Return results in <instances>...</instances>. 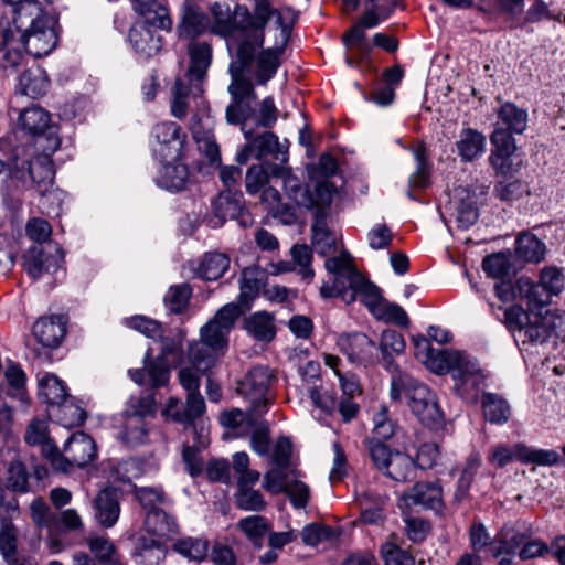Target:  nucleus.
<instances>
[{"instance_id":"f257e3e1","label":"nucleus","mask_w":565,"mask_h":565,"mask_svg":"<svg viewBox=\"0 0 565 565\" xmlns=\"http://www.w3.org/2000/svg\"><path fill=\"white\" fill-rule=\"evenodd\" d=\"M289 34L290 26H282L280 43L267 49H263L265 36L260 34L242 42L231 40L228 52L231 83L227 87L231 103L225 111L228 124L237 125L247 121L252 113V103L257 99L255 86H265L276 76Z\"/></svg>"},{"instance_id":"f03ea898","label":"nucleus","mask_w":565,"mask_h":565,"mask_svg":"<svg viewBox=\"0 0 565 565\" xmlns=\"http://www.w3.org/2000/svg\"><path fill=\"white\" fill-rule=\"evenodd\" d=\"M11 6V19L20 44L34 57L50 54L57 44V19L38 0H2Z\"/></svg>"},{"instance_id":"7ed1b4c3","label":"nucleus","mask_w":565,"mask_h":565,"mask_svg":"<svg viewBox=\"0 0 565 565\" xmlns=\"http://www.w3.org/2000/svg\"><path fill=\"white\" fill-rule=\"evenodd\" d=\"M391 397L394 401L405 396L413 414L426 426L437 427L444 420V414L436 395L419 381L399 374L392 377Z\"/></svg>"},{"instance_id":"20e7f679","label":"nucleus","mask_w":565,"mask_h":565,"mask_svg":"<svg viewBox=\"0 0 565 565\" xmlns=\"http://www.w3.org/2000/svg\"><path fill=\"white\" fill-rule=\"evenodd\" d=\"M47 145L42 148L22 149L21 164L14 169V179L25 184L29 180L38 192H44L54 184L55 171L51 157L60 148L61 139L51 135Z\"/></svg>"},{"instance_id":"39448f33","label":"nucleus","mask_w":565,"mask_h":565,"mask_svg":"<svg viewBox=\"0 0 565 565\" xmlns=\"http://www.w3.org/2000/svg\"><path fill=\"white\" fill-rule=\"evenodd\" d=\"M156 414L152 395L132 396L122 411L117 424V439L128 448H136L148 441L146 418Z\"/></svg>"},{"instance_id":"423d86ee","label":"nucleus","mask_w":565,"mask_h":565,"mask_svg":"<svg viewBox=\"0 0 565 565\" xmlns=\"http://www.w3.org/2000/svg\"><path fill=\"white\" fill-rule=\"evenodd\" d=\"M200 371L194 366H183L178 372V379L182 388L186 392L185 403L178 398H170L164 413L172 420L190 425L205 412V402L200 393Z\"/></svg>"},{"instance_id":"0eeeda50","label":"nucleus","mask_w":565,"mask_h":565,"mask_svg":"<svg viewBox=\"0 0 565 565\" xmlns=\"http://www.w3.org/2000/svg\"><path fill=\"white\" fill-rule=\"evenodd\" d=\"M444 373H450L456 394L466 403L476 404L484 386L486 374L479 362L466 352L454 351Z\"/></svg>"},{"instance_id":"6e6552de","label":"nucleus","mask_w":565,"mask_h":565,"mask_svg":"<svg viewBox=\"0 0 565 565\" xmlns=\"http://www.w3.org/2000/svg\"><path fill=\"white\" fill-rule=\"evenodd\" d=\"M45 459L52 468L61 472H70L74 467L83 468L96 459L97 449L94 439L84 431L73 433L61 451L57 446L47 445L44 449Z\"/></svg>"},{"instance_id":"1a4fd4ad","label":"nucleus","mask_w":565,"mask_h":565,"mask_svg":"<svg viewBox=\"0 0 565 565\" xmlns=\"http://www.w3.org/2000/svg\"><path fill=\"white\" fill-rule=\"evenodd\" d=\"M511 532H497L490 536L489 532H470V543L476 552H483L486 555L498 559V565H510L516 550L523 543L522 536Z\"/></svg>"},{"instance_id":"9d476101","label":"nucleus","mask_w":565,"mask_h":565,"mask_svg":"<svg viewBox=\"0 0 565 565\" xmlns=\"http://www.w3.org/2000/svg\"><path fill=\"white\" fill-rule=\"evenodd\" d=\"M12 113L18 114V129L32 138L33 145L30 148L45 147L47 145L46 138L49 139L51 135L60 138L57 128L51 124V116L44 108L36 105L25 107L22 110L11 107L10 114Z\"/></svg>"},{"instance_id":"9b49d317","label":"nucleus","mask_w":565,"mask_h":565,"mask_svg":"<svg viewBox=\"0 0 565 565\" xmlns=\"http://www.w3.org/2000/svg\"><path fill=\"white\" fill-rule=\"evenodd\" d=\"M213 217L210 224L221 227L226 220H235L239 226L246 228L253 225L254 220L244 203V195L238 190L222 191L212 202Z\"/></svg>"},{"instance_id":"f8f14e48","label":"nucleus","mask_w":565,"mask_h":565,"mask_svg":"<svg viewBox=\"0 0 565 565\" xmlns=\"http://www.w3.org/2000/svg\"><path fill=\"white\" fill-rule=\"evenodd\" d=\"M152 152L161 162L179 161L183 154L186 135L174 121H163L153 126Z\"/></svg>"},{"instance_id":"ddd939ff","label":"nucleus","mask_w":565,"mask_h":565,"mask_svg":"<svg viewBox=\"0 0 565 565\" xmlns=\"http://www.w3.org/2000/svg\"><path fill=\"white\" fill-rule=\"evenodd\" d=\"M489 186L473 182L455 190L456 220L458 227L468 230L479 218V207L487 201Z\"/></svg>"},{"instance_id":"4468645a","label":"nucleus","mask_w":565,"mask_h":565,"mask_svg":"<svg viewBox=\"0 0 565 565\" xmlns=\"http://www.w3.org/2000/svg\"><path fill=\"white\" fill-rule=\"evenodd\" d=\"M273 380L274 375L268 366L256 365L239 382V391L249 399L254 414L262 415L267 412L268 392Z\"/></svg>"},{"instance_id":"2eb2a0df","label":"nucleus","mask_w":565,"mask_h":565,"mask_svg":"<svg viewBox=\"0 0 565 565\" xmlns=\"http://www.w3.org/2000/svg\"><path fill=\"white\" fill-rule=\"evenodd\" d=\"M64 255L57 245L46 248L33 246L23 256V268L29 276L36 279L44 273H54L63 263Z\"/></svg>"},{"instance_id":"dca6fc26","label":"nucleus","mask_w":565,"mask_h":565,"mask_svg":"<svg viewBox=\"0 0 565 565\" xmlns=\"http://www.w3.org/2000/svg\"><path fill=\"white\" fill-rule=\"evenodd\" d=\"M337 345L351 363L367 365L376 360L375 343L362 332L340 334Z\"/></svg>"},{"instance_id":"f3484780","label":"nucleus","mask_w":565,"mask_h":565,"mask_svg":"<svg viewBox=\"0 0 565 565\" xmlns=\"http://www.w3.org/2000/svg\"><path fill=\"white\" fill-rule=\"evenodd\" d=\"M67 319L62 315L39 318L33 327L32 334L44 348L56 349L66 334Z\"/></svg>"},{"instance_id":"a211bd4d","label":"nucleus","mask_w":565,"mask_h":565,"mask_svg":"<svg viewBox=\"0 0 565 565\" xmlns=\"http://www.w3.org/2000/svg\"><path fill=\"white\" fill-rule=\"evenodd\" d=\"M120 493L115 488H104L93 501V514L96 522L105 527H113L120 515Z\"/></svg>"},{"instance_id":"6ab92c4d","label":"nucleus","mask_w":565,"mask_h":565,"mask_svg":"<svg viewBox=\"0 0 565 565\" xmlns=\"http://www.w3.org/2000/svg\"><path fill=\"white\" fill-rule=\"evenodd\" d=\"M404 500L408 504L422 505L425 509L435 511L437 514H443V489L438 481L416 482L411 490L404 494Z\"/></svg>"},{"instance_id":"aec40b11","label":"nucleus","mask_w":565,"mask_h":565,"mask_svg":"<svg viewBox=\"0 0 565 565\" xmlns=\"http://www.w3.org/2000/svg\"><path fill=\"white\" fill-rule=\"evenodd\" d=\"M190 66L186 73L189 82L194 84V95L203 93L202 83L212 61V46L207 42H193L189 46Z\"/></svg>"},{"instance_id":"412c9836","label":"nucleus","mask_w":565,"mask_h":565,"mask_svg":"<svg viewBox=\"0 0 565 565\" xmlns=\"http://www.w3.org/2000/svg\"><path fill=\"white\" fill-rule=\"evenodd\" d=\"M276 17V23L282 31V26H288L282 22L281 13L270 7L268 0H256L254 15L246 11V18L242 21L244 30V39L252 40L258 34L264 35V29L271 19Z\"/></svg>"},{"instance_id":"4be33fe9","label":"nucleus","mask_w":565,"mask_h":565,"mask_svg":"<svg viewBox=\"0 0 565 565\" xmlns=\"http://www.w3.org/2000/svg\"><path fill=\"white\" fill-rule=\"evenodd\" d=\"M214 22L212 32L225 39L227 51L230 52L231 40L242 42L244 39L243 23L236 22L230 12V7L225 3H214L212 9Z\"/></svg>"},{"instance_id":"5701e85b","label":"nucleus","mask_w":565,"mask_h":565,"mask_svg":"<svg viewBox=\"0 0 565 565\" xmlns=\"http://www.w3.org/2000/svg\"><path fill=\"white\" fill-rule=\"evenodd\" d=\"M129 42L135 52L142 58L157 55L162 47V36L147 24H135L129 30Z\"/></svg>"},{"instance_id":"b1692460","label":"nucleus","mask_w":565,"mask_h":565,"mask_svg":"<svg viewBox=\"0 0 565 565\" xmlns=\"http://www.w3.org/2000/svg\"><path fill=\"white\" fill-rule=\"evenodd\" d=\"M337 234L328 226L326 214L319 212L313 215L311 224V245L320 256H330L337 253Z\"/></svg>"},{"instance_id":"393cba45","label":"nucleus","mask_w":565,"mask_h":565,"mask_svg":"<svg viewBox=\"0 0 565 565\" xmlns=\"http://www.w3.org/2000/svg\"><path fill=\"white\" fill-rule=\"evenodd\" d=\"M190 129L198 143L199 151L205 157L209 164L212 167H221L222 159L218 145L210 129L204 128L202 118L198 115L192 116Z\"/></svg>"},{"instance_id":"a878e982","label":"nucleus","mask_w":565,"mask_h":565,"mask_svg":"<svg viewBox=\"0 0 565 565\" xmlns=\"http://www.w3.org/2000/svg\"><path fill=\"white\" fill-rule=\"evenodd\" d=\"M209 17L203 10L192 2L182 4L181 22L178 32L181 38L194 39L204 33L209 26Z\"/></svg>"},{"instance_id":"bb28decb","label":"nucleus","mask_w":565,"mask_h":565,"mask_svg":"<svg viewBox=\"0 0 565 565\" xmlns=\"http://www.w3.org/2000/svg\"><path fill=\"white\" fill-rule=\"evenodd\" d=\"M413 342L416 350L415 355L435 373L444 374L446 362L455 350L434 349L429 339L422 334L414 337Z\"/></svg>"},{"instance_id":"cd10ccee","label":"nucleus","mask_w":565,"mask_h":565,"mask_svg":"<svg viewBox=\"0 0 565 565\" xmlns=\"http://www.w3.org/2000/svg\"><path fill=\"white\" fill-rule=\"evenodd\" d=\"M167 546L162 535L158 532H146L135 544L134 554L149 565L158 564L166 557Z\"/></svg>"},{"instance_id":"c85d7f7f","label":"nucleus","mask_w":565,"mask_h":565,"mask_svg":"<svg viewBox=\"0 0 565 565\" xmlns=\"http://www.w3.org/2000/svg\"><path fill=\"white\" fill-rule=\"evenodd\" d=\"M50 88V79L44 70L39 66L26 68L20 76L17 90L33 99L42 97Z\"/></svg>"},{"instance_id":"c756f323","label":"nucleus","mask_w":565,"mask_h":565,"mask_svg":"<svg viewBox=\"0 0 565 565\" xmlns=\"http://www.w3.org/2000/svg\"><path fill=\"white\" fill-rule=\"evenodd\" d=\"M405 347L406 343L402 333L392 329H386L382 332L379 350L381 352L382 364L386 370L391 372L397 370L394 359L404 353Z\"/></svg>"},{"instance_id":"7c9ffc66","label":"nucleus","mask_w":565,"mask_h":565,"mask_svg":"<svg viewBox=\"0 0 565 565\" xmlns=\"http://www.w3.org/2000/svg\"><path fill=\"white\" fill-rule=\"evenodd\" d=\"M85 540L90 553L102 565H124L121 555L107 535L95 533Z\"/></svg>"},{"instance_id":"2f4dec72","label":"nucleus","mask_w":565,"mask_h":565,"mask_svg":"<svg viewBox=\"0 0 565 565\" xmlns=\"http://www.w3.org/2000/svg\"><path fill=\"white\" fill-rule=\"evenodd\" d=\"M162 163L159 175L156 178L157 185L171 192L182 191L189 178L188 167L179 161Z\"/></svg>"},{"instance_id":"473e14b6","label":"nucleus","mask_w":565,"mask_h":565,"mask_svg":"<svg viewBox=\"0 0 565 565\" xmlns=\"http://www.w3.org/2000/svg\"><path fill=\"white\" fill-rule=\"evenodd\" d=\"M456 148L462 161L471 162L484 152L486 137L476 129L466 128L461 130Z\"/></svg>"},{"instance_id":"72a5a7b5","label":"nucleus","mask_w":565,"mask_h":565,"mask_svg":"<svg viewBox=\"0 0 565 565\" xmlns=\"http://www.w3.org/2000/svg\"><path fill=\"white\" fill-rule=\"evenodd\" d=\"M223 354L201 339L188 344V360L202 374H206Z\"/></svg>"},{"instance_id":"f704fd0d","label":"nucleus","mask_w":565,"mask_h":565,"mask_svg":"<svg viewBox=\"0 0 565 565\" xmlns=\"http://www.w3.org/2000/svg\"><path fill=\"white\" fill-rule=\"evenodd\" d=\"M481 408L487 422L497 425L505 424L511 416V407L508 401L497 393H483Z\"/></svg>"},{"instance_id":"c9c22d12","label":"nucleus","mask_w":565,"mask_h":565,"mask_svg":"<svg viewBox=\"0 0 565 565\" xmlns=\"http://www.w3.org/2000/svg\"><path fill=\"white\" fill-rule=\"evenodd\" d=\"M527 126V113L513 103H504L498 110L495 128L504 129L511 134H522Z\"/></svg>"},{"instance_id":"e433bc0d","label":"nucleus","mask_w":565,"mask_h":565,"mask_svg":"<svg viewBox=\"0 0 565 565\" xmlns=\"http://www.w3.org/2000/svg\"><path fill=\"white\" fill-rule=\"evenodd\" d=\"M39 398L49 406L56 407L71 395L65 383L54 374H45L39 379Z\"/></svg>"},{"instance_id":"4c0bfd02","label":"nucleus","mask_w":565,"mask_h":565,"mask_svg":"<svg viewBox=\"0 0 565 565\" xmlns=\"http://www.w3.org/2000/svg\"><path fill=\"white\" fill-rule=\"evenodd\" d=\"M546 246L534 234L522 233L515 241V256L524 263L537 264L545 258Z\"/></svg>"},{"instance_id":"58836bf2","label":"nucleus","mask_w":565,"mask_h":565,"mask_svg":"<svg viewBox=\"0 0 565 565\" xmlns=\"http://www.w3.org/2000/svg\"><path fill=\"white\" fill-rule=\"evenodd\" d=\"M230 267V258L223 253H205L200 260L195 273L207 281L217 280Z\"/></svg>"},{"instance_id":"ea45409f","label":"nucleus","mask_w":565,"mask_h":565,"mask_svg":"<svg viewBox=\"0 0 565 565\" xmlns=\"http://www.w3.org/2000/svg\"><path fill=\"white\" fill-rule=\"evenodd\" d=\"M242 125L244 137L247 141H250L255 150L256 159L260 160L262 158L267 157L268 154H274L276 159H279V154L285 153V151H282L281 149L278 137L274 132L267 131L254 137L252 130L245 129V122Z\"/></svg>"},{"instance_id":"a19ab883","label":"nucleus","mask_w":565,"mask_h":565,"mask_svg":"<svg viewBox=\"0 0 565 565\" xmlns=\"http://www.w3.org/2000/svg\"><path fill=\"white\" fill-rule=\"evenodd\" d=\"M516 460L524 465L555 466L561 461V456L554 449L532 448L516 443Z\"/></svg>"},{"instance_id":"79ce46f5","label":"nucleus","mask_w":565,"mask_h":565,"mask_svg":"<svg viewBox=\"0 0 565 565\" xmlns=\"http://www.w3.org/2000/svg\"><path fill=\"white\" fill-rule=\"evenodd\" d=\"M265 274L256 268H245L239 278L238 301L250 308L252 301L258 296L264 286Z\"/></svg>"},{"instance_id":"37998d69","label":"nucleus","mask_w":565,"mask_h":565,"mask_svg":"<svg viewBox=\"0 0 565 565\" xmlns=\"http://www.w3.org/2000/svg\"><path fill=\"white\" fill-rule=\"evenodd\" d=\"M353 277V281L349 287L350 290L354 292V300L360 296L361 301L370 313H372L379 307L380 302L385 299L382 296L381 289L362 275H354Z\"/></svg>"},{"instance_id":"c03bdc74","label":"nucleus","mask_w":565,"mask_h":565,"mask_svg":"<svg viewBox=\"0 0 565 565\" xmlns=\"http://www.w3.org/2000/svg\"><path fill=\"white\" fill-rule=\"evenodd\" d=\"M398 543L396 533H392L388 540L381 546V556L384 565H415L412 553Z\"/></svg>"},{"instance_id":"a18cd8bd","label":"nucleus","mask_w":565,"mask_h":565,"mask_svg":"<svg viewBox=\"0 0 565 565\" xmlns=\"http://www.w3.org/2000/svg\"><path fill=\"white\" fill-rule=\"evenodd\" d=\"M245 329L256 340L269 342L274 339L276 330L273 317L264 311L255 312L245 320Z\"/></svg>"},{"instance_id":"49530a36","label":"nucleus","mask_w":565,"mask_h":565,"mask_svg":"<svg viewBox=\"0 0 565 565\" xmlns=\"http://www.w3.org/2000/svg\"><path fill=\"white\" fill-rule=\"evenodd\" d=\"M415 469V461L412 456L396 450L384 473L395 481L405 482L414 478Z\"/></svg>"},{"instance_id":"de8ad7c7","label":"nucleus","mask_w":565,"mask_h":565,"mask_svg":"<svg viewBox=\"0 0 565 565\" xmlns=\"http://www.w3.org/2000/svg\"><path fill=\"white\" fill-rule=\"evenodd\" d=\"M520 292L531 310H541L555 297L539 281L520 280Z\"/></svg>"},{"instance_id":"09e8293b","label":"nucleus","mask_w":565,"mask_h":565,"mask_svg":"<svg viewBox=\"0 0 565 565\" xmlns=\"http://www.w3.org/2000/svg\"><path fill=\"white\" fill-rule=\"evenodd\" d=\"M210 543L203 537H183L177 540L172 550L181 556L194 561L201 562L207 556Z\"/></svg>"},{"instance_id":"8fccbe9b","label":"nucleus","mask_w":565,"mask_h":565,"mask_svg":"<svg viewBox=\"0 0 565 565\" xmlns=\"http://www.w3.org/2000/svg\"><path fill=\"white\" fill-rule=\"evenodd\" d=\"M192 292V287L186 282L170 286L163 297L168 311L174 315L183 313L189 306Z\"/></svg>"},{"instance_id":"3c124183","label":"nucleus","mask_w":565,"mask_h":565,"mask_svg":"<svg viewBox=\"0 0 565 565\" xmlns=\"http://www.w3.org/2000/svg\"><path fill=\"white\" fill-rule=\"evenodd\" d=\"M57 423L64 427L82 425L86 419V412L78 405L73 396H70L58 406L53 415Z\"/></svg>"},{"instance_id":"603ef678","label":"nucleus","mask_w":565,"mask_h":565,"mask_svg":"<svg viewBox=\"0 0 565 565\" xmlns=\"http://www.w3.org/2000/svg\"><path fill=\"white\" fill-rule=\"evenodd\" d=\"M326 269L332 274L333 278H342V281L349 284L353 281L354 275H361L353 265L352 258L347 250L340 253L339 256L329 257L324 262Z\"/></svg>"},{"instance_id":"864d4df0","label":"nucleus","mask_w":565,"mask_h":565,"mask_svg":"<svg viewBox=\"0 0 565 565\" xmlns=\"http://www.w3.org/2000/svg\"><path fill=\"white\" fill-rule=\"evenodd\" d=\"M312 193L313 204L311 206H305L308 210H315L317 215L319 212L326 214V220L330 215V205L337 194V188L330 181H320L315 185Z\"/></svg>"},{"instance_id":"5fc2aeb1","label":"nucleus","mask_w":565,"mask_h":565,"mask_svg":"<svg viewBox=\"0 0 565 565\" xmlns=\"http://www.w3.org/2000/svg\"><path fill=\"white\" fill-rule=\"evenodd\" d=\"M24 441L29 446H40L41 454L45 458V447L47 445L56 446L49 437V424L45 419L34 418L30 422L24 434Z\"/></svg>"},{"instance_id":"6e6d98bb","label":"nucleus","mask_w":565,"mask_h":565,"mask_svg":"<svg viewBox=\"0 0 565 565\" xmlns=\"http://www.w3.org/2000/svg\"><path fill=\"white\" fill-rule=\"evenodd\" d=\"M376 320L385 323H394L399 327H407L409 318L406 311L397 303L384 299L371 313Z\"/></svg>"},{"instance_id":"4d7b16f0","label":"nucleus","mask_w":565,"mask_h":565,"mask_svg":"<svg viewBox=\"0 0 565 565\" xmlns=\"http://www.w3.org/2000/svg\"><path fill=\"white\" fill-rule=\"evenodd\" d=\"M30 473L26 466L20 460H13L7 469V489L26 493L30 491Z\"/></svg>"},{"instance_id":"13d9d810","label":"nucleus","mask_w":565,"mask_h":565,"mask_svg":"<svg viewBox=\"0 0 565 565\" xmlns=\"http://www.w3.org/2000/svg\"><path fill=\"white\" fill-rule=\"evenodd\" d=\"M186 332L179 329L172 337H158L160 339V353L157 359L169 362V359L180 361L183 355V342L185 340Z\"/></svg>"},{"instance_id":"bf43d9fd","label":"nucleus","mask_w":565,"mask_h":565,"mask_svg":"<svg viewBox=\"0 0 565 565\" xmlns=\"http://www.w3.org/2000/svg\"><path fill=\"white\" fill-rule=\"evenodd\" d=\"M495 196L504 202L519 200L524 194H530L527 183L519 179H504L498 181L493 190Z\"/></svg>"},{"instance_id":"052dcab7","label":"nucleus","mask_w":565,"mask_h":565,"mask_svg":"<svg viewBox=\"0 0 565 565\" xmlns=\"http://www.w3.org/2000/svg\"><path fill=\"white\" fill-rule=\"evenodd\" d=\"M294 266H298V275L302 280L311 281L315 277V270L311 267L312 248L306 244L294 245L290 249Z\"/></svg>"},{"instance_id":"680f3d73","label":"nucleus","mask_w":565,"mask_h":565,"mask_svg":"<svg viewBox=\"0 0 565 565\" xmlns=\"http://www.w3.org/2000/svg\"><path fill=\"white\" fill-rule=\"evenodd\" d=\"M482 268L488 276L497 279H503L508 277L511 271L510 257L501 252L493 253L483 258Z\"/></svg>"},{"instance_id":"e2e57ef3","label":"nucleus","mask_w":565,"mask_h":565,"mask_svg":"<svg viewBox=\"0 0 565 565\" xmlns=\"http://www.w3.org/2000/svg\"><path fill=\"white\" fill-rule=\"evenodd\" d=\"M387 413V408L382 406L380 411L374 414V427L370 439L384 443V440H387L397 434L398 426L388 417Z\"/></svg>"},{"instance_id":"0e129e2a","label":"nucleus","mask_w":565,"mask_h":565,"mask_svg":"<svg viewBox=\"0 0 565 565\" xmlns=\"http://www.w3.org/2000/svg\"><path fill=\"white\" fill-rule=\"evenodd\" d=\"M414 158L417 167L415 172L409 177V188L425 189L429 184L430 164L426 158L424 147H418L414 150Z\"/></svg>"},{"instance_id":"69168bd1","label":"nucleus","mask_w":565,"mask_h":565,"mask_svg":"<svg viewBox=\"0 0 565 565\" xmlns=\"http://www.w3.org/2000/svg\"><path fill=\"white\" fill-rule=\"evenodd\" d=\"M122 323L132 330H136L148 338L157 339L163 332L159 321L147 316L136 315L122 319Z\"/></svg>"},{"instance_id":"338daca9","label":"nucleus","mask_w":565,"mask_h":565,"mask_svg":"<svg viewBox=\"0 0 565 565\" xmlns=\"http://www.w3.org/2000/svg\"><path fill=\"white\" fill-rule=\"evenodd\" d=\"M228 331L213 320L206 322L200 330V339L220 352L224 353L227 348Z\"/></svg>"},{"instance_id":"774afa93","label":"nucleus","mask_w":565,"mask_h":565,"mask_svg":"<svg viewBox=\"0 0 565 565\" xmlns=\"http://www.w3.org/2000/svg\"><path fill=\"white\" fill-rule=\"evenodd\" d=\"M530 315L520 305H513L504 309V324L516 338H522V330L526 327Z\"/></svg>"}]
</instances>
